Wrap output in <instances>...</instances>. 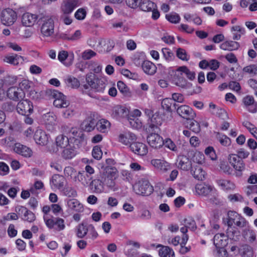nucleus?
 I'll return each instance as SVG.
<instances>
[{
    "label": "nucleus",
    "mask_w": 257,
    "mask_h": 257,
    "mask_svg": "<svg viewBox=\"0 0 257 257\" xmlns=\"http://www.w3.org/2000/svg\"><path fill=\"white\" fill-rule=\"evenodd\" d=\"M117 176L118 171L115 167L106 166L104 168L101 174L100 178L103 184L112 189L115 186L114 180Z\"/></svg>",
    "instance_id": "f257e3e1"
},
{
    "label": "nucleus",
    "mask_w": 257,
    "mask_h": 257,
    "mask_svg": "<svg viewBox=\"0 0 257 257\" xmlns=\"http://www.w3.org/2000/svg\"><path fill=\"white\" fill-rule=\"evenodd\" d=\"M46 94L49 98L54 99L53 105L57 108H66L69 106L70 103L66 96L62 93L54 89H48Z\"/></svg>",
    "instance_id": "f03ea898"
},
{
    "label": "nucleus",
    "mask_w": 257,
    "mask_h": 257,
    "mask_svg": "<svg viewBox=\"0 0 257 257\" xmlns=\"http://www.w3.org/2000/svg\"><path fill=\"white\" fill-rule=\"evenodd\" d=\"M227 225L231 227L233 225L239 228H244L248 226V223L246 219L233 211H229L227 213Z\"/></svg>",
    "instance_id": "7ed1b4c3"
},
{
    "label": "nucleus",
    "mask_w": 257,
    "mask_h": 257,
    "mask_svg": "<svg viewBox=\"0 0 257 257\" xmlns=\"http://www.w3.org/2000/svg\"><path fill=\"white\" fill-rule=\"evenodd\" d=\"M228 160L233 168L235 170V175L236 177H241L242 171L245 169V164L243 161L236 156L235 154H229Z\"/></svg>",
    "instance_id": "20e7f679"
},
{
    "label": "nucleus",
    "mask_w": 257,
    "mask_h": 257,
    "mask_svg": "<svg viewBox=\"0 0 257 257\" xmlns=\"http://www.w3.org/2000/svg\"><path fill=\"white\" fill-rule=\"evenodd\" d=\"M133 187L137 194L142 195H149L153 190V187L150 185L149 181L144 179L139 180Z\"/></svg>",
    "instance_id": "39448f33"
},
{
    "label": "nucleus",
    "mask_w": 257,
    "mask_h": 257,
    "mask_svg": "<svg viewBox=\"0 0 257 257\" xmlns=\"http://www.w3.org/2000/svg\"><path fill=\"white\" fill-rule=\"evenodd\" d=\"M17 18L16 13L11 9H5L1 13V20L4 25H12L16 22Z\"/></svg>",
    "instance_id": "423d86ee"
},
{
    "label": "nucleus",
    "mask_w": 257,
    "mask_h": 257,
    "mask_svg": "<svg viewBox=\"0 0 257 257\" xmlns=\"http://www.w3.org/2000/svg\"><path fill=\"white\" fill-rule=\"evenodd\" d=\"M41 33L44 37H50L54 33V22L52 18L47 17L43 21Z\"/></svg>",
    "instance_id": "0eeeda50"
},
{
    "label": "nucleus",
    "mask_w": 257,
    "mask_h": 257,
    "mask_svg": "<svg viewBox=\"0 0 257 257\" xmlns=\"http://www.w3.org/2000/svg\"><path fill=\"white\" fill-rule=\"evenodd\" d=\"M17 110L19 114L27 116L33 112V106L30 101L22 100L18 103Z\"/></svg>",
    "instance_id": "6e6552de"
},
{
    "label": "nucleus",
    "mask_w": 257,
    "mask_h": 257,
    "mask_svg": "<svg viewBox=\"0 0 257 257\" xmlns=\"http://www.w3.org/2000/svg\"><path fill=\"white\" fill-rule=\"evenodd\" d=\"M147 142L153 148L159 149L164 144L163 138L157 133H151L147 137Z\"/></svg>",
    "instance_id": "1a4fd4ad"
},
{
    "label": "nucleus",
    "mask_w": 257,
    "mask_h": 257,
    "mask_svg": "<svg viewBox=\"0 0 257 257\" xmlns=\"http://www.w3.org/2000/svg\"><path fill=\"white\" fill-rule=\"evenodd\" d=\"M46 224L48 228H55V230L58 231L63 230L65 227L64 220L59 217H55L46 220Z\"/></svg>",
    "instance_id": "9d476101"
},
{
    "label": "nucleus",
    "mask_w": 257,
    "mask_h": 257,
    "mask_svg": "<svg viewBox=\"0 0 257 257\" xmlns=\"http://www.w3.org/2000/svg\"><path fill=\"white\" fill-rule=\"evenodd\" d=\"M177 113L182 117L186 119H193L196 113L192 108L187 105H182L177 108Z\"/></svg>",
    "instance_id": "9b49d317"
},
{
    "label": "nucleus",
    "mask_w": 257,
    "mask_h": 257,
    "mask_svg": "<svg viewBox=\"0 0 257 257\" xmlns=\"http://www.w3.org/2000/svg\"><path fill=\"white\" fill-rule=\"evenodd\" d=\"M196 192L200 195L204 196H214L216 190L212 186L205 184H197L196 186Z\"/></svg>",
    "instance_id": "f8f14e48"
},
{
    "label": "nucleus",
    "mask_w": 257,
    "mask_h": 257,
    "mask_svg": "<svg viewBox=\"0 0 257 257\" xmlns=\"http://www.w3.org/2000/svg\"><path fill=\"white\" fill-rule=\"evenodd\" d=\"M16 211L22 216V219L25 221L31 222L35 220V214L32 211L28 210L25 207L18 206L16 208Z\"/></svg>",
    "instance_id": "ddd939ff"
},
{
    "label": "nucleus",
    "mask_w": 257,
    "mask_h": 257,
    "mask_svg": "<svg viewBox=\"0 0 257 257\" xmlns=\"http://www.w3.org/2000/svg\"><path fill=\"white\" fill-rule=\"evenodd\" d=\"M8 97L13 100L18 101L25 96L24 90L17 87H11L7 90Z\"/></svg>",
    "instance_id": "4468645a"
},
{
    "label": "nucleus",
    "mask_w": 257,
    "mask_h": 257,
    "mask_svg": "<svg viewBox=\"0 0 257 257\" xmlns=\"http://www.w3.org/2000/svg\"><path fill=\"white\" fill-rule=\"evenodd\" d=\"M63 132L66 133L70 138L76 139L79 138L80 140H83V134L76 127H69L66 125L62 126Z\"/></svg>",
    "instance_id": "2eb2a0df"
},
{
    "label": "nucleus",
    "mask_w": 257,
    "mask_h": 257,
    "mask_svg": "<svg viewBox=\"0 0 257 257\" xmlns=\"http://www.w3.org/2000/svg\"><path fill=\"white\" fill-rule=\"evenodd\" d=\"M244 107L250 112L255 113L257 111V103L255 102L253 96L247 95L242 99Z\"/></svg>",
    "instance_id": "dca6fc26"
},
{
    "label": "nucleus",
    "mask_w": 257,
    "mask_h": 257,
    "mask_svg": "<svg viewBox=\"0 0 257 257\" xmlns=\"http://www.w3.org/2000/svg\"><path fill=\"white\" fill-rule=\"evenodd\" d=\"M137 140L136 136L130 132H123L120 133L118 136V141L122 144L127 145L131 144Z\"/></svg>",
    "instance_id": "f3484780"
},
{
    "label": "nucleus",
    "mask_w": 257,
    "mask_h": 257,
    "mask_svg": "<svg viewBox=\"0 0 257 257\" xmlns=\"http://www.w3.org/2000/svg\"><path fill=\"white\" fill-rule=\"evenodd\" d=\"M38 19L36 14L30 13H25L22 16V25L25 27L33 26Z\"/></svg>",
    "instance_id": "a211bd4d"
},
{
    "label": "nucleus",
    "mask_w": 257,
    "mask_h": 257,
    "mask_svg": "<svg viewBox=\"0 0 257 257\" xmlns=\"http://www.w3.org/2000/svg\"><path fill=\"white\" fill-rule=\"evenodd\" d=\"M34 139L37 144L41 146H45L48 142V135L45 131L41 129H38L35 132Z\"/></svg>",
    "instance_id": "6ab92c4d"
},
{
    "label": "nucleus",
    "mask_w": 257,
    "mask_h": 257,
    "mask_svg": "<svg viewBox=\"0 0 257 257\" xmlns=\"http://www.w3.org/2000/svg\"><path fill=\"white\" fill-rule=\"evenodd\" d=\"M130 147L133 152L139 155L144 156L148 153L147 146L142 143L133 142Z\"/></svg>",
    "instance_id": "aec40b11"
},
{
    "label": "nucleus",
    "mask_w": 257,
    "mask_h": 257,
    "mask_svg": "<svg viewBox=\"0 0 257 257\" xmlns=\"http://www.w3.org/2000/svg\"><path fill=\"white\" fill-rule=\"evenodd\" d=\"M58 58L65 66L69 67L71 65L74 61V54L68 55V52L62 51L59 53Z\"/></svg>",
    "instance_id": "412c9836"
},
{
    "label": "nucleus",
    "mask_w": 257,
    "mask_h": 257,
    "mask_svg": "<svg viewBox=\"0 0 257 257\" xmlns=\"http://www.w3.org/2000/svg\"><path fill=\"white\" fill-rule=\"evenodd\" d=\"M151 164L158 170L165 172L170 169V164L164 160L153 159Z\"/></svg>",
    "instance_id": "4be33fe9"
},
{
    "label": "nucleus",
    "mask_w": 257,
    "mask_h": 257,
    "mask_svg": "<svg viewBox=\"0 0 257 257\" xmlns=\"http://www.w3.org/2000/svg\"><path fill=\"white\" fill-rule=\"evenodd\" d=\"M128 114V110L125 107L117 105L112 108L111 115L116 119L124 118Z\"/></svg>",
    "instance_id": "5701e85b"
},
{
    "label": "nucleus",
    "mask_w": 257,
    "mask_h": 257,
    "mask_svg": "<svg viewBox=\"0 0 257 257\" xmlns=\"http://www.w3.org/2000/svg\"><path fill=\"white\" fill-rule=\"evenodd\" d=\"M242 236L245 240L249 243H253L256 240V232L249 227H246L242 230Z\"/></svg>",
    "instance_id": "b1692460"
},
{
    "label": "nucleus",
    "mask_w": 257,
    "mask_h": 257,
    "mask_svg": "<svg viewBox=\"0 0 257 257\" xmlns=\"http://www.w3.org/2000/svg\"><path fill=\"white\" fill-rule=\"evenodd\" d=\"M14 151L17 154L25 157H30L32 154V152L29 148L20 143H16L15 144Z\"/></svg>",
    "instance_id": "393cba45"
},
{
    "label": "nucleus",
    "mask_w": 257,
    "mask_h": 257,
    "mask_svg": "<svg viewBox=\"0 0 257 257\" xmlns=\"http://www.w3.org/2000/svg\"><path fill=\"white\" fill-rule=\"evenodd\" d=\"M68 208L73 211L82 212L84 207L82 204L76 199H70L67 201Z\"/></svg>",
    "instance_id": "a878e982"
},
{
    "label": "nucleus",
    "mask_w": 257,
    "mask_h": 257,
    "mask_svg": "<svg viewBox=\"0 0 257 257\" xmlns=\"http://www.w3.org/2000/svg\"><path fill=\"white\" fill-rule=\"evenodd\" d=\"M3 60L5 62L8 63L14 66H17L20 63H22L24 61V57L14 54L13 55H6L4 57Z\"/></svg>",
    "instance_id": "bb28decb"
},
{
    "label": "nucleus",
    "mask_w": 257,
    "mask_h": 257,
    "mask_svg": "<svg viewBox=\"0 0 257 257\" xmlns=\"http://www.w3.org/2000/svg\"><path fill=\"white\" fill-rule=\"evenodd\" d=\"M78 6V0H70L67 1L61 7L62 14L69 15Z\"/></svg>",
    "instance_id": "cd10ccee"
},
{
    "label": "nucleus",
    "mask_w": 257,
    "mask_h": 257,
    "mask_svg": "<svg viewBox=\"0 0 257 257\" xmlns=\"http://www.w3.org/2000/svg\"><path fill=\"white\" fill-rule=\"evenodd\" d=\"M103 185L101 179H94L91 181L89 185L90 190L96 193H100L103 192Z\"/></svg>",
    "instance_id": "c85d7f7f"
},
{
    "label": "nucleus",
    "mask_w": 257,
    "mask_h": 257,
    "mask_svg": "<svg viewBox=\"0 0 257 257\" xmlns=\"http://www.w3.org/2000/svg\"><path fill=\"white\" fill-rule=\"evenodd\" d=\"M64 181L65 178L63 176L55 174L52 176L50 184L52 188L60 189L63 188Z\"/></svg>",
    "instance_id": "c756f323"
},
{
    "label": "nucleus",
    "mask_w": 257,
    "mask_h": 257,
    "mask_svg": "<svg viewBox=\"0 0 257 257\" xmlns=\"http://www.w3.org/2000/svg\"><path fill=\"white\" fill-rule=\"evenodd\" d=\"M240 47V44L238 42L234 41H226L220 45V48L225 50L232 51L237 50Z\"/></svg>",
    "instance_id": "7c9ffc66"
},
{
    "label": "nucleus",
    "mask_w": 257,
    "mask_h": 257,
    "mask_svg": "<svg viewBox=\"0 0 257 257\" xmlns=\"http://www.w3.org/2000/svg\"><path fill=\"white\" fill-rule=\"evenodd\" d=\"M178 167L183 170H188L191 167V162L186 156H182L178 158Z\"/></svg>",
    "instance_id": "2f4dec72"
},
{
    "label": "nucleus",
    "mask_w": 257,
    "mask_h": 257,
    "mask_svg": "<svg viewBox=\"0 0 257 257\" xmlns=\"http://www.w3.org/2000/svg\"><path fill=\"white\" fill-rule=\"evenodd\" d=\"M142 67L144 72L150 75L154 74L157 70L156 65L149 61H144Z\"/></svg>",
    "instance_id": "473e14b6"
},
{
    "label": "nucleus",
    "mask_w": 257,
    "mask_h": 257,
    "mask_svg": "<svg viewBox=\"0 0 257 257\" xmlns=\"http://www.w3.org/2000/svg\"><path fill=\"white\" fill-rule=\"evenodd\" d=\"M231 32L233 34L232 39L234 40H240L241 36L245 33L244 28L238 25L232 26L231 28Z\"/></svg>",
    "instance_id": "72a5a7b5"
},
{
    "label": "nucleus",
    "mask_w": 257,
    "mask_h": 257,
    "mask_svg": "<svg viewBox=\"0 0 257 257\" xmlns=\"http://www.w3.org/2000/svg\"><path fill=\"white\" fill-rule=\"evenodd\" d=\"M224 234H216L213 238V243L217 248H223L226 244V240Z\"/></svg>",
    "instance_id": "f704fd0d"
},
{
    "label": "nucleus",
    "mask_w": 257,
    "mask_h": 257,
    "mask_svg": "<svg viewBox=\"0 0 257 257\" xmlns=\"http://www.w3.org/2000/svg\"><path fill=\"white\" fill-rule=\"evenodd\" d=\"M151 122L149 127L153 130L158 128L162 123V119L159 114L156 113L150 118Z\"/></svg>",
    "instance_id": "c9c22d12"
},
{
    "label": "nucleus",
    "mask_w": 257,
    "mask_h": 257,
    "mask_svg": "<svg viewBox=\"0 0 257 257\" xmlns=\"http://www.w3.org/2000/svg\"><path fill=\"white\" fill-rule=\"evenodd\" d=\"M77 177L78 181L80 182L84 187L88 186L90 183V181L92 179V176H89L87 174L80 172H79L77 173Z\"/></svg>",
    "instance_id": "e433bc0d"
},
{
    "label": "nucleus",
    "mask_w": 257,
    "mask_h": 257,
    "mask_svg": "<svg viewBox=\"0 0 257 257\" xmlns=\"http://www.w3.org/2000/svg\"><path fill=\"white\" fill-rule=\"evenodd\" d=\"M192 174L194 177L198 180H202L205 178V172L200 165H196L192 170Z\"/></svg>",
    "instance_id": "4c0bfd02"
},
{
    "label": "nucleus",
    "mask_w": 257,
    "mask_h": 257,
    "mask_svg": "<svg viewBox=\"0 0 257 257\" xmlns=\"http://www.w3.org/2000/svg\"><path fill=\"white\" fill-rule=\"evenodd\" d=\"M157 8L156 5L151 1H144L140 4L141 9L145 12H151Z\"/></svg>",
    "instance_id": "58836bf2"
},
{
    "label": "nucleus",
    "mask_w": 257,
    "mask_h": 257,
    "mask_svg": "<svg viewBox=\"0 0 257 257\" xmlns=\"http://www.w3.org/2000/svg\"><path fill=\"white\" fill-rule=\"evenodd\" d=\"M96 125L97 126V130L99 131L102 133H105L109 128L110 123L108 120L102 119H100L97 124H96Z\"/></svg>",
    "instance_id": "ea45409f"
},
{
    "label": "nucleus",
    "mask_w": 257,
    "mask_h": 257,
    "mask_svg": "<svg viewBox=\"0 0 257 257\" xmlns=\"http://www.w3.org/2000/svg\"><path fill=\"white\" fill-rule=\"evenodd\" d=\"M56 144L60 148H65L69 145L68 138L63 135H60L56 139Z\"/></svg>",
    "instance_id": "a19ab883"
},
{
    "label": "nucleus",
    "mask_w": 257,
    "mask_h": 257,
    "mask_svg": "<svg viewBox=\"0 0 257 257\" xmlns=\"http://www.w3.org/2000/svg\"><path fill=\"white\" fill-rule=\"evenodd\" d=\"M96 125V122L94 119H89L84 120L82 124V129L86 132H91Z\"/></svg>",
    "instance_id": "79ce46f5"
},
{
    "label": "nucleus",
    "mask_w": 257,
    "mask_h": 257,
    "mask_svg": "<svg viewBox=\"0 0 257 257\" xmlns=\"http://www.w3.org/2000/svg\"><path fill=\"white\" fill-rule=\"evenodd\" d=\"M159 255L161 257H175L173 249L168 246H163L159 250Z\"/></svg>",
    "instance_id": "37998d69"
},
{
    "label": "nucleus",
    "mask_w": 257,
    "mask_h": 257,
    "mask_svg": "<svg viewBox=\"0 0 257 257\" xmlns=\"http://www.w3.org/2000/svg\"><path fill=\"white\" fill-rule=\"evenodd\" d=\"M216 182L217 184L223 190H232L234 188V185L228 180L219 179L217 180Z\"/></svg>",
    "instance_id": "c03bdc74"
},
{
    "label": "nucleus",
    "mask_w": 257,
    "mask_h": 257,
    "mask_svg": "<svg viewBox=\"0 0 257 257\" xmlns=\"http://www.w3.org/2000/svg\"><path fill=\"white\" fill-rule=\"evenodd\" d=\"M177 71L181 72V75H182V73L185 74L187 78L191 80H193L195 77V72L190 71L186 66H183L179 67L177 69Z\"/></svg>",
    "instance_id": "a18cd8bd"
},
{
    "label": "nucleus",
    "mask_w": 257,
    "mask_h": 257,
    "mask_svg": "<svg viewBox=\"0 0 257 257\" xmlns=\"http://www.w3.org/2000/svg\"><path fill=\"white\" fill-rule=\"evenodd\" d=\"M76 151L69 145L65 148H64L62 153V156L65 159H70L75 156Z\"/></svg>",
    "instance_id": "49530a36"
},
{
    "label": "nucleus",
    "mask_w": 257,
    "mask_h": 257,
    "mask_svg": "<svg viewBox=\"0 0 257 257\" xmlns=\"http://www.w3.org/2000/svg\"><path fill=\"white\" fill-rule=\"evenodd\" d=\"M117 88L119 91L124 96L126 97H130L131 96V92L129 88L126 86L123 82L118 81L117 82Z\"/></svg>",
    "instance_id": "de8ad7c7"
},
{
    "label": "nucleus",
    "mask_w": 257,
    "mask_h": 257,
    "mask_svg": "<svg viewBox=\"0 0 257 257\" xmlns=\"http://www.w3.org/2000/svg\"><path fill=\"white\" fill-rule=\"evenodd\" d=\"M88 230V228L83 223H81L77 226L76 235L79 238H83L87 234Z\"/></svg>",
    "instance_id": "09e8293b"
},
{
    "label": "nucleus",
    "mask_w": 257,
    "mask_h": 257,
    "mask_svg": "<svg viewBox=\"0 0 257 257\" xmlns=\"http://www.w3.org/2000/svg\"><path fill=\"white\" fill-rule=\"evenodd\" d=\"M95 84V86L93 89L96 92H103L106 86L105 82L103 79L98 78L96 79Z\"/></svg>",
    "instance_id": "8fccbe9b"
},
{
    "label": "nucleus",
    "mask_w": 257,
    "mask_h": 257,
    "mask_svg": "<svg viewBox=\"0 0 257 257\" xmlns=\"http://www.w3.org/2000/svg\"><path fill=\"white\" fill-rule=\"evenodd\" d=\"M96 79H98V78H96L95 75L92 72H90L86 75V81L90 87L93 89L95 87Z\"/></svg>",
    "instance_id": "3c124183"
},
{
    "label": "nucleus",
    "mask_w": 257,
    "mask_h": 257,
    "mask_svg": "<svg viewBox=\"0 0 257 257\" xmlns=\"http://www.w3.org/2000/svg\"><path fill=\"white\" fill-rule=\"evenodd\" d=\"M19 214L15 213H9L6 216H4L3 218L0 220V223L3 225H5L7 221L10 220H16L19 218Z\"/></svg>",
    "instance_id": "603ef678"
},
{
    "label": "nucleus",
    "mask_w": 257,
    "mask_h": 257,
    "mask_svg": "<svg viewBox=\"0 0 257 257\" xmlns=\"http://www.w3.org/2000/svg\"><path fill=\"white\" fill-rule=\"evenodd\" d=\"M65 81L67 85L72 88H78L80 86L79 81L73 76H68Z\"/></svg>",
    "instance_id": "864d4df0"
},
{
    "label": "nucleus",
    "mask_w": 257,
    "mask_h": 257,
    "mask_svg": "<svg viewBox=\"0 0 257 257\" xmlns=\"http://www.w3.org/2000/svg\"><path fill=\"white\" fill-rule=\"evenodd\" d=\"M88 67L90 71L96 73L100 72L102 70L101 65L95 61H90L88 63Z\"/></svg>",
    "instance_id": "5fc2aeb1"
},
{
    "label": "nucleus",
    "mask_w": 257,
    "mask_h": 257,
    "mask_svg": "<svg viewBox=\"0 0 257 257\" xmlns=\"http://www.w3.org/2000/svg\"><path fill=\"white\" fill-rule=\"evenodd\" d=\"M189 121L187 123V126L194 133H198L200 131L199 123L193 119H188Z\"/></svg>",
    "instance_id": "6e6d98bb"
},
{
    "label": "nucleus",
    "mask_w": 257,
    "mask_h": 257,
    "mask_svg": "<svg viewBox=\"0 0 257 257\" xmlns=\"http://www.w3.org/2000/svg\"><path fill=\"white\" fill-rule=\"evenodd\" d=\"M193 161L197 163L198 165L202 164L205 162L204 155L199 152H196L194 155Z\"/></svg>",
    "instance_id": "4d7b16f0"
},
{
    "label": "nucleus",
    "mask_w": 257,
    "mask_h": 257,
    "mask_svg": "<svg viewBox=\"0 0 257 257\" xmlns=\"http://www.w3.org/2000/svg\"><path fill=\"white\" fill-rule=\"evenodd\" d=\"M241 249L243 254L246 257L253 256V249L249 245L247 244L242 245L241 246Z\"/></svg>",
    "instance_id": "13d9d810"
},
{
    "label": "nucleus",
    "mask_w": 257,
    "mask_h": 257,
    "mask_svg": "<svg viewBox=\"0 0 257 257\" xmlns=\"http://www.w3.org/2000/svg\"><path fill=\"white\" fill-rule=\"evenodd\" d=\"M166 18L168 21L174 24L178 23L181 19L180 16L176 13H171L167 15Z\"/></svg>",
    "instance_id": "bf43d9fd"
},
{
    "label": "nucleus",
    "mask_w": 257,
    "mask_h": 257,
    "mask_svg": "<svg viewBox=\"0 0 257 257\" xmlns=\"http://www.w3.org/2000/svg\"><path fill=\"white\" fill-rule=\"evenodd\" d=\"M177 56L181 60L187 61L189 59L186 51L182 48H178L176 51Z\"/></svg>",
    "instance_id": "052dcab7"
},
{
    "label": "nucleus",
    "mask_w": 257,
    "mask_h": 257,
    "mask_svg": "<svg viewBox=\"0 0 257 257\" xmlns=\"http://www.w3.org/2000/svg\"><path fill=\"white\" fill-rule=\"evenodd\" d=\"M56 116L52 113H48L45 115V123L49 125H54L56 122Z\"/></svg>",
    "instance_id": "680f3d73"
},
{
    "label": "nucleus",
    "mask_w": 257,
    "mask_h": 257,
    "mask_svg": "<svg viewBox=\"0 0 257 257\" xmlns=\"http://www.w3.org/2000/svg\"><path fill=\"white\" fill-rule=\"evenodd\" d=\"M217 138L219 142L222 146H228L231 144V141L230 139L225 135H220L218 134Z\"/></svg>",
    "instance_id": "e2e57ef3"
},
{
    "label": "nucleus",
    "mask_w": 257,
    "mask_h": 257,
    "mask_svg": "<svg viewBox=\"0 0 257 257\" xmlns=\"http://www.w3.org/2000/svg\"><path fill=\"white\" fill-rule=\"evenodd\" d=\"M96 53L90 49H88L82 52L81 54L82 58L84 60H89L94 57Z\"/></svg>",
    "instance_id": "0e129e2a"
},
{
    "label": "nucleus",
    "mask_w": 257,
    "mask_h": 257,
    "mask_svg": "<svg viewBox=\"0 0 257 257\" xmlns=\"http://www.w3.org/2000/svg\"><path fill=\"white\" fill-rule=\"evenodd\" d=\"M172 104V100L169 98L164 99L161 103L163 109L166 110L168 111L171 112V106Z\"/></svg>",
    "instance_id": "69168bd1"
},
{
    "label": "nucleus",
    "mask_w": 257,
    "mask_h": 257,
    "mask_svg": "<svg viewBox=\"0 0 257 257\" xmlns=\"http://www.w3.org/2000/svg\"><path fill=\"white\" fill-rule=\"evenodd\" d=\"M164 145L172 151L176 152L178 151L176 145L170 139L165 140Z\"/></svg>",
    "instance_id": "338daca9"
},
{
    "label": "nucleus",
    "mask_w": 257,
    "mask_h": 257,
    "mask_svg": "<svg viewBox=\"0 0 257 257\" xmlns=\"http://www.w3.org/2000/svg\"><path fill=\"white\" fill-rule=\"evenodd\" d=\"M162 52L164 58L167 61H170L172 59L174 55L172 51L168 48H164L162 49Z\"/></svg>",
    "instance_id": "774afa93"
}]
</instances>
